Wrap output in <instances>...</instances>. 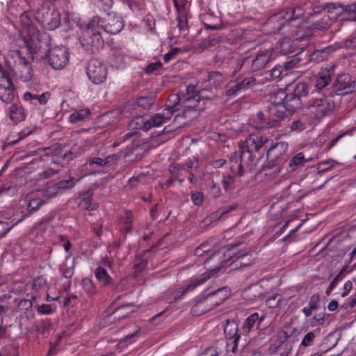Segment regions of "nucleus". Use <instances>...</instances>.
Returning a JSON list of instances; mask_svg holds the SVG:
<instances>
[{"instance_id": "e2e57ef3", "label": "nucleus", "mask_w": 356, "mask_h": 356, "mask_svg": "<svg viewBox=\"0 0 356 356\" xmlns=\"http://www.w3.org/2000/svg\"><path fill=\"white\" fill-rule=\"evenodd\" d=\"M51 323L49 321H40L35 325V330L40 334H44L50 327Z\"/></svg>"}, {"instance_id": "423d86ee", "label": "nucleus", "mask_w": 356, "mask_h": 356, "mask_svg": "<svg viewBox=\"0 0 356 356\" xmlns=\"http://www.w3.org/2000/svg\"><path fill=\"white\" fill-rule=\"evenodd\" d=\"M270 143H273V141ZM288 149L289 144L284 141L271 144L266 152L267 161L263 165V170H266L275 168V172H280V165L284 162V156Z\"/></svg>"}, {"instance_id": "69168bd1", "label": "nucleus", "mask_w": 356, "mask_h": 356, "mask_svg": "<svg viewBox=\"0 0 356 356\" xmlns=\"http://www.w3.org/2000/svg\"><path fill=\"white\" fill-rule=\"evenodd\" d=\"M221 353L222 350L217 346H212L207 348L204 352L199 356H218Z\"/></svg>"}, {"instance_id": "2eb2a0df", "label": "nucleus", "mask_w": 356, "mask_h": 356, "mask_svg": "<svg viewBox=\"0 0 356 356\" xmlns=\"http://www.w3.org/2000/svg\"><path fill=\"white\" fill-rule=\"evenodd\" d=\"M256 79L254 76H247L236 83H229L225 92L227 96H237L242 92L246 91L250 87L256 85Z\"/></svg>"}, {"instance_id": "6e6552de", "label": "nucleus", "mask_w": 356, "mask_h": 356, "mask_svg": "<svg viewBox=\"0 0 356 356\" xmlns=\"http://www.w3.org/2000/svg\"><path fill=\"white\" fill-rule=\"evenodd\" d=\"M228 296L229 291L227 288H219L204 297L195 305L193 310L194 312L195 309L200 310L199 314L211 311L225 301Z\"/></svg>"}, {"instance_id": "6e6d98bb", "label": "nucleus", "mask_w": 356, "mask_h": 356, "mask_svg": "<svg viewBox=\"0 0 356 356\" xmlns=\"http://www.w3.org/2000/svg\"><path fill=\"white\" fill-rule=\"evenodd\" d=\"M234 179L231 175L223 176L222 185L226 191H231L234 188Z\"/></svg>"}, {"instance_id": "9d476101", "label": "nucleus", "mask_w": 356, "mask_h": 356, "mask_svg": "<svg viewBox=\"0 0 356 356\" xmlns=\"http://www.w3.org/2000/svg\"><path fill=\"white\" fill-rule=\"evenodd\" d=\"M276 58V53L273 47L259 49L256 56L250 58L249 71L254 72L264 69L270 63Z\"/></svg>"}, {"instance_id": "473e14b6", "label": "nucleus", "mask_w": 356, "mask_h": 356, "mask_svg": "<svg viewBox=\"0 0 356 356\" xmlns=\"http://www.w3.org/2000/svg\"><path fill=\"white\" fill-rule=\"evenodd\" d=\"M225 80L224 75L218 71H211L207 74V81L214 88L218 87Z\"/></svg>"}, {"instance_id": "39448f33", "label": "nucleus", "mask_w": 356, "mask_h": 356, "mask_svg": "<svg viewBox=\"0 0 356 356\" xmlns=\"http://www.w3.org/2000/svg\"><path fill=\"white\" fill-rule=\"evenodd\" d=\"M90 26H97L106 33L115 35L121 32L124 22L120 15L115 13H108L104 17L95 16L90 19Z\"/></svg>"}, {"instance_id": "7ed1b4c3", "label": "nucleus", "mask_w": 356, "mask_h": 356, "mask_svg": "<svg viewBox=\"0 0 356 356\" xmlns=\"http://www.w3.org/2000/svg\"><path fill=\"white\" fill-rule=\"evenodd\" d=\"M305 13L301 6H291L279 10L271 15L267 24L272 28L273 33H280L285 26H288L292 21L301 18Z\"/></svg>"}, {"instance_id": "e433bc0d", "label": "nucleus", "mask_w": 356, "mask_h": 356, "mask_svg": "<svg viewBox=\"0 0 356 356\" xmlns=\"http://www.w3.org/2000/svg\"><path fill=\"white\" fill-rule=\"evenodd\" d=\"M92 194L86 193L84 195L79 204V206L82 209H86L88 211H92L95 209V205L91 202Z\"/></svg>"}, {"instance_id": "1a4fd4ad", "label": "nucleus", "mask_w": 356, "mask_h": 356, "mask_svg": "<svg viewBox=\"0 0 356 356\" xmlns=\"http://www.w3.org/2000/svg\"><path fill=\"white\" fill-rule=\"evenodd\" d=\"M97 26H90V20L86 25L82 38L80 41L82 45L87 49L93 51L104 44V40L99 31Z\"/></svg>"}, {"instance_id": "603ef678", "label": "nucleus", "mask_w": 356, "mask_h": 356, "mask_svg": "<svg viewBox=\"0 0 356 356\" xmlns=\"http://www.w3.org/2000/svg\"><path fill=\"white\" fill-rule=\"evenodd\" d=\"M163 65L160 61L150 63L144 69L147 74H152L162 69Z\"/></svg>"}, {"instance_id": "3c124183", "label": "nucleus", "mask_w": 356, "mask_h": 356, "mask_svg": "<svg viewBox=\"0 0 356 356\" xmlns=\"http://www.w3.org/2000/svg\"><path fill=\"white\" fill-rule=\"evenodd\" d=\"M282 301V296L280 294L276 293L273 294L271 297H269L266 299V305L270 308H275L277 307Z\"/></svg>"}, {"instance_id": "393cba45", "label": "nucleus", "mask_w": 356, "mask_h": 356, "mask_svg": "<svg viewBox=\"0 0 356 356\" xmlns=\"http://www.w3.org/2000/svg\"><path fill=\"white\" fill-rule=\"evenodd\" d=\"M230 161L232 163L230 169L234 174L242 177L244 174L243 163L241 160V156L236 152H233L230 156Z\"/></svg>"}, {"instance_id": "b1692460", "label": "nucleus", "mask_w": 356, "mask_h": 356, "mask_svg": "<svg viewBox=\"0 0 356 356\" xmlns=\"http://www.w3.org/2000/svg\"><path fill=\"white\" fill-rule=\"evenodd\" d=\"M265 318L264 315L259 316L258 313L255 312L250 316H249L246 320L245 321L243 329L246 332H250L252 328L257 325V326H259L261 323L264 321Z\"/></svg>"}, {"instance_id": "9b49d317", "label": "nucleus", "mask_w": 356, "mask_h": 356, "mask_svg": "<svg viewBox=\"0 0 356 356\" xmlns=\"http://www.w3.org/2000/svg\"><path fill=\"white\" fill-rule=\"evenodd\" d=\"M88 79L95 84L104 83L107 77V68L99 60L90 59L86 67Z\"/></svg>"}, {"instance_id": "f03ea898", "label": "nucleus", "mask_w": 356, "mask_h": 356, "mask_svg": "<svg viewBox=\"0 0 356 356\" xmlns=\"http://www.w3.org/2000/svg\"><path fill=\"white\" fill-rule=\"evenodd\" d=\"M30 7L34 13L35 19L47 30L53 31L60 24L59 11L46 3H41L36 6L35 1H31Z\"/></svg>"}, {"instance_id": "5701e85b", "label": "nucleus", "mask_w": 356, "mask_h": 356, "mask_svg": "<svg viewBox=\"0 0 356 356\" xmlns=\"http://www.w3.org/2000/svg\"><path fill=\"white\" fill-rule=\"evenodd\" d=\"M291 337L285 330H282L277 333L276 340L268 347V353L270 355L276 353L279 348L285 343V341Z\"/></svg>"}, {"instance_id": "aec40b11", "label": "nucleus", "mask_w": 356, "mask_h": 356, "mask_svg": "<svg viewBox=\"0 0 356 356\" xmlns=\"http://www.w3.org/2000/svg\"><path fill=\"white\" fill-rule=\"evenodd\" d=\"M8 116L13 122L17 124L26 119V113L20 103H15L8 108Z\"/></svg>"}, {"instance_id": "49530a36", "label": "nucleus", "mask_w": 356, "mask_h": 356, "mask_svg": "<svg viewBox=\"0 0 356 356\" xmlns=\"http://www.w3.org/2000/svg\"><path fill=\"white\" fill-rule=\"evenodd\" d=\"M113 61L117 68H123L124 64V55L120 51L115 50L113 54Z\"/></svg>"}, {"instance_id": "412c9836", "label": "nucleus", "mask_w": 356, "mask_h": 356, "mask_svg": "<svg viewBox=\"0 0 356 356\" xmlns=\"http://www.w3.org/2000/svg\"><path fill=\"white\" fill-rule=\"evenodd\" d=\"M50 97L49 92H43L41 95L26 91L23 95V99L34 105H44Z\"/></svg>"}, {"instance_id": "f257e3e1", "label": "nucleus", "mask_w": 356, "mask_h": 356, "mask_svg": "<svg viewBox=\"0 0 356 356\" xmlns=\"http://www.w3.org/2000/svg\"><path fill=\"white\" fill-rule=\"evenodd\" d=\"M31 59L32 57L26 49L10 52L7 63L15 79L22 82H27L31 79Z\"/></svg>"}, {"instance_id": "79ce46f5", "label": "nucleus", "mask_w": 356, "mask_h": 356, "mask_svg": "<svg viewBox=\"0 0 356 356\" xmlns=\"http://www.w3.org/2000/svg\"><path fill=\"white\" fill-rule=\"evenodd\" d=\"M43 204V200L39 198L32 197L31 196H30L27 209V213L38 210L39 207Z\"/></svg>"}, {"instance_id": "a19ab883", "label": "nucleus", "mask_w": 356, "mask_h": 356, "mask_svg": "<svg viewBox=\"0 0 356 356\" xmlns=\"http://www.w3.org/2000/svg\"><path fill=\"white\" fill-rule=\"evenodd\" d=\"M76 183V181L75 180V179L71 177L69 179L59 181L56 184L58 187V191H60L72 189L75 186Z\"/></svg>"}, {"instance_id": "58836bf2", "label": "nucleus", "mask_w": 356, "mask_h": 356, "mask_svg": "<svg viewBox=\"0 0 356 356\" xmlns=\"http://www.w3.org/2000/svg\"><path fill=\"white\" fill-rule=\"evenodd\" d=\"M241 243H230L223 248L224 250V255L225 257L232 258L233 257H235L237 255L238 251V247L240 245Z\"/></svg>"}, {"instance_id": "f704fd0d", "label": "nucleus", "mask_w": 356, "mask_h": 356, "mask_svg": "<svg viewBox=\"0 0 356 356\" xmlns=\"http://www.w3.org/2000/svg\"><path fill=\"white\" fill-rule=\"evenodd\" d=\"M129 127L131 129L147 130L149 129L148 120L145 121L142 116L134 118L129 122Z\"/></svg>"}, {"instance_id": "ea45409f", "label": "nucleus", "mask_w": 356, "mask_h": 356, "mask_svg": "<svg viewBox=\"0 0 356 356\" xmlns=\"http://www.w3.org/2000/svg\"><path fill=\"white\" fill-rule=\"evenodd\" d=\"M177 26L181 31L188 29V13H177Z\"/></svg>"}, {"instance_id": "bf43d9fd", "label": "nucleus", "mask_w": 356, "mask_h": 356, "mask_svg": "<svg viewBox=\"0 0 356 356\" xmlns=\"http://www.w3.org/2000/svg\"><path fill=\"white\" fill-rule=\"evenodd\" d=\"M35 130V127L31 125L29 126L18 133L19 138L17 140L12 142L13 144H16L19 140L24 139L26 136L31 135Z\"/></svg>"}, {"instance_id": "c03bdc74", "label": "nucleus", "mask_w": 356, "mask_h": 356, "mask_svg": "<svg viewBox=\"0 0 356 356\" xmlns=\"http://www.w3.org/2000/svg\"><path fill=\"white\" fill-rule=\"evenodd\" d=\"M82 286L84 291L89 295L92 296L96 293V289L92 281L89 278H84L82 280Z\"/></svg>"}, {"instance_id": "72a5a7b5", "label": "nucleus", "mask_w": 356, "mask_h": 356, "mask_svg": "<svg viewBox=\"0 0 356 356\" xmlns=\"http://www.w3.org/2000/svg\"><path fill=\"white\" fill-rule=\"evenodd\" d=\"M90 115V111L88 108H83L74 111L69 117V121L71 123H76L85 120Z\"/></svg>"}, {"instance_id": "a18cd8bd", "label": "nucleus", "mask_w": 356, "mask_h": 356, "mask_svg": "<svg viewBox=\"0 0 356 356\" xmlns=\"http://www.w3.org/2000/svg\"><path fill=\"white\" fill-rule=\"evenodd\" d=\"M280 51L282 54H289L294 52V47L289 38L284 39L280 43Z\"/></svg>"}, {"instance_id": "bb28decb", "label": "nucleus", "mask_w": 356, "mask_h": 356, "mask_svg": "<svg viewBox=\"0 0 356 356\" xmlns=\"http://www.w3.org/2000/svg\"><path fill=\"white\" fill-rule=\"evenodd\" d=\"M172 117V113L170 111H163L162 113H158L153 115L148 120V125H149V128L152 127H160L163 123H165L168 120L170 119Z\"/></svg>"}, {"instance_id": "680f3d73", "label": "nucleus", "mask_w": 356, "mask_h": 356, "mask_svg": "<svg viewBox=\"0 0 356 356\" xmlns=\"http://www.w3.org/2000/svg\"><path fill=\"white\" fill-rule=\"evenodd\" d=\"M299 62H300V59H299V58H298L296 56H294L289 61L285 62L284 63V66H282L285 71V73L284 75H287V72H286L287 70H291V69L297 67Z\"/></svg>"}, {"instance_id": "338daca9", "label": "nucleus", "mask_w": 356, "mask_h": 356, "mask_svg": "<svg viewBox=\"0 0 356 356\" xmlns=\"http://www.w3.org/2000/svg\"><path fill=\"white\" fill-rule=\"evenodd\" d=\"M210 250V245L207 243H203L200 246L195 248L194 254L197 257H202L204 253Z\"/></svg>"}, {"instance_id": "c85d7f7f", "label": "nucleus", "mask_w": 356, "mask_h": 356, "mask_svg": "<svg viewBox=\"0 0 356 356\" xmlns=\"http://www.w3.org/2000/svg\"><path fill=\"white\" fill-rule=\"evenodd\" d=\"M254 257L253 254L247 252L238 256L233 261L234 268L245 267L251 265L254 261Z\"/></svg>"}, {"instance_id": "13d9d810", "label": "nucleus", "mask_w": 356, "mask_h": 356, "mask_svg": "<svg viewBox=\"0 0 356 356\" xmlns=\"http://www.w3.org/2000/svg\"><path fill=\"white\" fill-rule=\"evenodd\" d=\"M284 72H285V71L283 67L280 65H277L272 70L268 71V74L271 79H275L280 78Z\"/></svg>"}, {"instance_id": "a211bd4d", "label": "nucleus", "mask_w": 356, "mask_h": 356, "mask_svg": "<svg viewBox=\"0 0 356 356\" xmlns=\"http://www.w3.org/2000/svg\"><path fill=\"white\" fill-rule=\"evenodd\" d=\"M333 86L337 95H344L353 92L355 81H350L348 76L343 75L337 79Z\"/></svg>"}, {"instance_id": "09e8293b", "label": "nucleus", "mask_w": 356, "mask_h": 356, "mask_svg": "<svg viewBox=\"0 0 356 356\" xmlns=\"http://www.w3.org/2000/svg\"><path fill=\"white\" fill-rule=\"evenodd\" d=\"M306 129V123L300 119L296 120L290 124V129L293 132H301Z\"/></svg>"}, {"instance_id": "4be33fe9", "label": "nucleus", "mask_w": 356, "mask_h": 356, "mask_svg": "<svg viewBox=\"0 0 356 356\" xmlns=\"http://www.w3.org/2000/svg\"><path fill=\"white\" fill-rule=\"evenodd\" d=\"M245 298L250 301H256L264 296V289L259 284L252 285L245 289L243 293Z\"/></svg>"}, {"instance_id": "4c0bfd02", "label": "nucleus", "mask_w": 356, "mask_h": 356, "mask_svg": "<svg viewBox=\"0 0 356 356\" xmlns=\"http://www.w3.org/2000/svg\"><path fill=\"white\" fill-rule=\"evenodd\" d=\"M177 13H188L191 0H173Z\"/></svg>"}, {"instance_id": "6ab92c4d", "label": "nucleus", "mask_w": 356, "mask_h": 356, "mask_svg": "<svg viewBox=\"0 0 356 356\" xmlns=\"http://www.w3.org/2000/svg\"><path fill=\"white\" fill-rule=\"evenodd\" d=\"M220 268H215L201 274L199 277L192 280L185 288H183L181 296L184 295L188 291L194 290L197 286L204 284L211 276H213L220 270Z\"/></svg>"}, {"instance_id": "7c9ffc66", "label": "nucleus", "mask_w": 356, "mask_h": 356, "mask_svg": "<svg viewBox=\"0 0 356 356\" xmlns=\"http://www.w3.org/2000/svg\"><path fill=\"white\" fill-rule=\"evenodd\" d=\"M224 332L228 339H232L236 336H241L238 333V323L234 320H227L224 327Z\"/></svg>"}, {"instance_id": "774afa93", "label": "nucleus", "mask_w": 356, "mask_h": 356, "mask_svg": "<svg viewBox=\"0 0 356 356\" xmlns=\"http://www.w3.org/2000/svg\"><path fill=\"white\" fill-rule=\"evenodd\" d=\"M344 47L347 49H353L356 51V34L352 35L344 42Z\"/></svg>"}, {"instance_id": "8fccbe9b", "label": "nucleus", "mask_w": 356, "mask_h": 356, "mask_svg": "<svg viewBox=\"0 0 356 356\" xmlns=\"http://www.w3.org/2000/svg\"><path fill=\"white\" fill-rule=\"evenodd\" d=\"M183 169L186 168L188 172L192 169H197L199 166L198 159L196 157L188 158L181 165Z\"/></svg>"}, {"instance_id": "052dcab7", "label": "nucleus", "mask_w": 356, "mask_h": 356, "mask_svg": "<svg viewBox=\"0 0 356 356\" xmlns=\"http://www.w3.org/2000/svg\"><path fill=\"white\" fill-rule=\"evenodd\" d=\"M59 192L56 184H50L48 185L46 189L42 193L44 194V195L49 198L55 197L58 193Z\"/></svg>"}, {"instance_id": "2f4dec72", "label": "nucleus", "mask_w": 356, "mask_h": 356, "mask_svg": "<svg viewBox=\"0 0 356 356\" xmlns=\"http://www.w3.org/2000/svg\"><path fill=\"white\" fill-rule=\"evenodd\" d=\"M167 108L164 110L165 111H170L172 113V115L175 111L180 109V97L177 94H172L169 96L167 102Z\"/></svg>"}, {"instance_id": "cd10ccee", "label": "nucleus", "mask_w": 356, "mask_h": 356, "mask_svg": "<svg viewBox=\"0 0 356 356\" xmlns=\"http://www.w3.org/2000/svg\"><path fill=\"white\" fill-rule=\"evenodd\" d=\"M95 277L104 286H109L113 284L112 277L108 274L106 270L103 267L99 266L94 272Z\"/></svg>"}, {"instance_id": "f3484780", "label": "nucleus", "mask_w": 356, "mask_h": 356, "mask_svg": "<svg viewBox=\"0 0 356 356\" xmlns=\"http://www.w3.org/2000/svg\"><path fill=\"white\" fill-rule=\"evenodd\" d=\"M340 47L341 45L339 44L335 43L321 49L314 50L309 54V60L310 62L320 63L327 60Z\"/></svg>"}, {"instance_id": "37998d69", "label": "nucleus", "mask_w": 356, "mask_h": 356, "mask_svg": "<svg viewBox=\"0 0 356 356\" xmlns=\"http://www.w3.org/2000/svg\"><path fill=\"white\" fill-rule=\"evenodd\" d=\"M292 93L300 98L306 96L308 93L307 85L302 82L298 83Z\"/></svg>"}, {"instance_id": "5fc2aeb1", "label": "nucleus", "mask_w": 356, "mask_h": 356, "mask_svg": "<svg viewBox=\"0 0 356 356\" xmlns=\"http://www.w3.org/2000/svg\"><path fill=\"white\" fill-rule=\"evenodd\" d=\"M305 161V156L303 153L299 152L296 154L290 161L289 162V167L293 168L297 167L303 163Z\"/></svg>"}, {"instance_id": "dca6fc26", "label": "nucleus", "mask_w": 356, "mask_h": 356, "mask_svg": "<svg viewBox=\"0 0 356 356\" xmlns=\"http://www.w3.org/2000/svg\"><path fill=\"white\" fill-rule=\"evenodd\" d=\"M276 97L279 98V102H282L289 112H293L300 107V98L292 92L286 93L283 90H280L277 92Z\"/></svg>"}, {"instance_id": "20e7f679", "label": "nucleus", "mask_w": 356, "mask_h": 356, "mask_svg": "<svg viewBox=\"0 0 356 356\" xmlns=\"http://www.w3.org/2000/svg\"><path fill=\"white\" fill-rule=\"evenodd\" d=\"M272 140L266 136L258 134H250L240 145L241 160L245 165H250L254 160L253 153L258 152L262 147H268Z\"/></svg>"}, {"instance_id": "0e129e2a", "label": "nucleus", "mask_w": 356, "mask_h": 356, "mask_svg": "<svg viewBox=\"0 0 356 356\" xmlns=\"http://www.w3.org/2000/svg\"><path fill=\"white\" fill-rule=\"evenodd\" d=\"M113 0H99V7L101 10L104 12L106 15L110 13L109 10L112 8Z\"/></svg>"}, {"instance_id": "0eeeda50", "label": "nucleus", "mask_w": 356, "mask_h": 356, "mask_svg": "<svg viewBox=\"0 0 356 356\" xmlns=\"http://www.w3.org/2000/svg\"><path fill=\"white\" fill-rule=\"evenodd\" d=\"M335 108V103L330 96H323L310 99L307 108L314 115L315 119H322L330 115Z\"/></svg>"}, {"instance_id": "f8f14e48", "label": "nucleus", "mask_w": 356, "mask_h": 356, "mask_svg": "<svg viewBox=\"0 0 356 356\" xmlns=\"http://www.w3.org/2000/svg\"><path fill=\"white\" fill-rule=\"evenodd\" d=\"M69 58L68 49L65 46H55L49 50L48 61L55 70L64 68L68 63Z\"/></svg>"}, {"instance_id": "ddd939ff", "label": "nucleus", "mask_w": 356, "mask_h": 356, "mask_svg": "<svg viewBox=\"0 0 356 356\" xmlns=\"http://www.w3.org/2000/svg\"><path fill=\"white\" fill-rule=\"evenodd\" d=\"M15 97V86L6 71L0 70V99L6 104L10 103Z\"/></svg>"}, {"instance_id": "c9c22d12", "label": "nucleus", "mask_w": 356, "mask_h": 356, "mask_svg": "<svg viewBox=\"0 0 356 356\" xmlns=\"http://www.w3.org/2000/svg\"><path fill=\"white\" fill-rule=\"evenodd\" d=\"M256 118L258 120V123H259V128L261 129H267L272 128V127H266V124L268 122V119H270L268 109L264 111H259L256 115Z\"/></svg>"}, {"instance_id": "4468645a", "label": "nucleus", "mask_w": 356, "mask_h": 356, "mask_svg": "<svg viewBox=\"0 0 356 356\" xmlns=\"http://www.w3.org/2000/svg\"><path fill=\"white\" fill-rule=\"evenodd\" d=\"M270 119L266 124V127H277L281 124V121L286 116L287 111L284 105L279 101H272V105L268 107Z\"/></svg>"}, {"instance_id": "c756f323", "label": "nucleus", "mask_w": 356, "mask_h": 356, "mask_svg": "<svg viewBox=\"0 0 356 356\" xmlns=\"http://www.w3.org/2000/svg\"><path fill=\"white\" fill-rule=\"evenodd\" d=\"M139 137V133L138 131H130L125 134L124 136H120L118 140L113 144V147H117L122 143L129 142L133 144L134 146L138 145V138Z\"/></svg>"}, {"instance_id": "864d4df0", "label": "nucleus", "mask_w": 356, "mask_h": 356, "mask_svg": "<svg viewBox=\"0 0 356 356\" xmlns=\"http://www.w3.org/2000/svg\"><path fill=\"white\" fill-rule=\"evenodd\" d=\"M250 57H244L241 58L240 59H238L236 61V65L235 69L233 71L234 74L237 73L238 71H240L243 67H247L248 70L250 69Z\"/></svg>"}, {"instance_id": "4d7b16f0", "label": "nucleus", "mask_w": 356, "mask_h": 356, "mask_svg": "<svg viewBox=\"0 0 356 356\" xmlns=\"http://www.w3.org/2000/svg\"><path fill=\"white\" fill-rule=\"evenodd\" d=\"M345 15L348 20L356 22V3L347 6Z\"/></svg>"}, {"instance_id": "de8ad7c7", "label": "nucleus", "mask_w": 356, "mask_h": 356, "mask_svg": "<svg viewBox=\"0 0 356 356\" xmlns=\"http://www.w3.org/2000/svg\"><path fill=\"white\" fill-rule=\"evenodd\" d=\"M138 106L145 109H149L154 104V99L149 97H140L136 99Z\"/></svg>"}, {"instance_id": "a878e982", "label": "nucleus", "mask_w": 356, "mask_h": 356, "mask_svg": "<svg viewBox=\"0 0 356 356\" xmlns=\"http://www.w3.org/2000/svg\"><path fill=\"white\" fill-rule=\"evenodd\" d=\"M331 81V74L328 70L320 72L315 77V86L321 90L325 88Z\"/></svg>"}]
</instances>
